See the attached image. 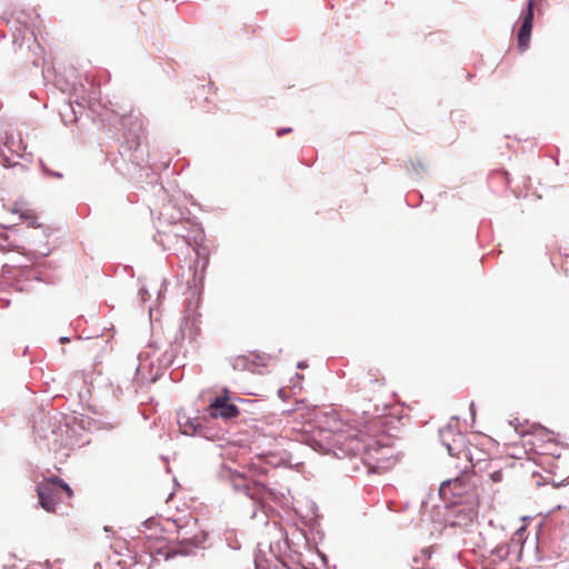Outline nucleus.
I'll list each match as a JSON object with an SVG mask.
<instances>
[{
	"mask_svg": "<svg viewBox=\"0 0 569 569\" xmlns=\"http://www.w3.org/2000/svg\"><path fill=\"white\" fill-rule=\"evenodd\" d=\"M335 433V446L343 456L367 455L369 458L380 461L383 457L379 453L390 449V439L388 437L377 438L367 433L341 429L332 430Z\"/></svg>",
	"mask_w": 569,
	"mask_h": 569,
	"instance_id": "nucleus-1",
	"label": "nucleus"
},
{
	"mask_svg": "<svg viewBox=\"0 0 569 569\" xmlns=\"http://www.w3.org/2000/svg\"><path fill=\"white\" fill-rule=\"evenodd\" d=\"M37 493L40 506L48 512H54L57 505L62 501L63 495L70 499L73 495L71 488L60 478L51 477L39 482Z\"/></svg>",
	"mask_w": 569,
	"mask_h": 569,
	"instance_id": "nucleus-2",
	"label": "nucleus"
},
{
	"mask_svg": "<svg viewBox=\"0 0 569 569\" xmlns=\"http://www.w3.org/2000/svg\"><path fill=\"white\" fill-rule=\"evenodd\" d=\"M207 412L212 418H222L229 420L239 416L240 410L238 407L229 401V397H216L207 408Z\"/></svg>",
	"mask_w": 569,
	"mask_h": 569,
	"instance_id": "nucleus-3",
	"label": "nucleus"
},
{
	"mask_svg": "<svg viewBox=\"0 0 569 569\" xmlns=\"http://www.w3.org/2000/svg\"><path fill=\"white\" fill-rule=\"evenodd\" d=\"M533 22V1L529 0L527 4V11L523 14L521 27L518 31V47L521 51H525L530 41L531 30Z\"/></svg>",
	"mask_w": 569,
	"mask_h": 569,
	"instance_id": "nucleus-4",
	"label": "nucleus"
},
{
	"mask_svg": "<svg viewBox=\"0 0 569 569\" xmlns=\"http://www.w3.org/2000/svg\"><path fill=\"white\" fill-rule=\"evenodd\" d=\"M142 527L144 530H141V532L144 533L146 538L148 540H154V545H151L150 548H162V542L167 539L163 537V528L160 523L156 519L150 518L142 523Z\"/></svg>",
	"mask_w": 569,
	"mask_h": 569,
	"instance_id": "nucleus-5",
	"label": "nucleus"
},
{
	"mask_svg": "<svg viewBox=\"0 0 569 569\" xmlns=\"http://www.w3.org/2000/svg\"><path fill=\"white\" fill-rule=\"evenodd\" d=\"M509 556V547L507 545L497 546L490 555L491 562L498 563L506 560Z\"/></svg>",
	"mask_w": 569,
	"mask_h": 569,
	"instance_id": "nucleus-6",
	"label": "nucleus"
},
{
	"mask_svg": "<svg viewBox=\"0 0 569 569\" xmlns=\"http://www.w3.org/2000/svg\"><path fill=\"white\" fill-rule=\"evenodd\" d=\"M549 436L546 428H536L533 432H529L526 435L528 438L526 443L536 445V440H541L543 437Z\"/></svg>",
	"mask_w": 569,
	"mask_h": 569,
	"instance_id": "nucleus-7",
	"label": "nucleus"
},
{
	"mask_svg": "<svg viewBox=\"0 0 569 569\" xmlns=\"http://www.w3.org/2000/svg\"><path fill=\"white\" fill-rule=\"evenodd\" d=\"M17 246L9 241V236L6 231L0 232V250L1 251H11Z\"/></svg>",
	"mask_w": 569,
	"mask_h": 569,
	"instance_id": "nucleus-8",
	"label": "nucleus"
},
{
	"mask_svg": "<svg viewBox=\"0 0 569 569\" xmlns=\"http://www.w3.org/2000/svg\"><path fill=\"white\" fill-rule=\"evenodd\" d=\"M465 486L463 479H455L453 481L448 483V487L451 488L453 495L456 496H463V492L460 490L461 487Z\"/></svg>",
	"mask_w": 569,
	"mask_h": 569,
	"instance_id": "nucleus-9",
	"label": "nucleus"
},
{
	"mask_svg": "<svg viewBox=\"0 0 569 569\" xmlns=\"http://www.w3.org/2000/svg\"><path fill=\"white\" fill-rule=\"evenodd\" d=\"M254 491H250L251 497L262 499L264 493H271L263 486L257 485L252 488Z\"/></svg>",
	"mask_w": 569,
	"mask_h": 569,
	"instance_id": "nucleus-10",
	"label": "nucleus"
},
{
	"mask_svg": "<svg viewBox=\"0 0 569 569\" xmlns=\"http://www.w3.org/2000/svg\"><path fill=\"white\" fill-rule=\"evenodd\" d=\"M463 455L467 459H469V461L475 466L473 463V458H472V455H471V450L468 449L467 451H463Z\"/></svg>",
	"mask_w": 569,
	"mask_h": 569,
	"instance_id": "nucleus-11",
	"label": "nucleus"
},
{
	"mask_svg": "<svg viewBox=\"0 0 569 569\" xmlns=\"http://www.w3.org/2000/svg\"><path fill=\"white\" fill-rule=\"evenodd\" d=\"M447 449H448V452H449L450 456H456L458 458L460 457L461 452H453V449H452V447L450 445L447 446Z\"/></svg>",
	"mask_w": 569,
	"mask_h": 569,
	"instance_id": "nucleus-12",
	"label": "nucleus"
},
{
	"mask_svg": "<svg viewBox=\"0 0 569 569\" xmlns=\"http://www.w3.org/2000/svg\"><path fill=\"white\" fill-rule=\"evenodd\" d=\"M177 236H181L187 242L190 241V236L189 234H183V233H178L176 232Z\"/></svg>",
	"mask_w": 569,
	"mask_h": 569,
	"instance_id": "nucleus-13",
	"label": "nucleus"
},
{
	"mask_svg": "<svg viewBox=\"0 0 569 569\" xmlns=\"http://www.w3.org/2000/svg\"><path fill=\"white\" fill-rule=\"evenodd\" d=\"M186 223L190 224V222H189V221H186ZM191 227H192V229H193V231H194V232H199V231H200V229H199V227H198L197 224H192V223H191Z\"/></svg>",
	"mask_w": 569,
	"mask_h": 569,
	"instance_id": "nucleus-14",
	"label": "nucleus"
},
{
	"mask_svg": "<svg viewBox=\"0 0 569 569\" xmlns=\"http://www.w3.org/2000/svg\"><path fill=\"white\" fill-rule=\"evenodd\" d=\"M373 381H376V382H382V381H383V377H376Z\"/></svg>",
	"mask_w": 569,
	"mask_h": 569,
	"instance_id": "nucleus-15",
	"label": "nucleus"
},
{
	"mask_svg": "<svg viewBox=\"0 0 569 569\" xmlns=\"http://www.w3.org/2000/svg\"><path fill=\"white\" fill-rule=\"evenodd\" d=\"M289 131H290V129H288V130L283 129V132H289ZM279 134H282V131H280Z\"/></svg>",
	"mask_w": 569,
	"mask_h": 569,
	"instance_id": "nucleus-16",
	"label": "nucleus"
},
{
	"mask_svg": "<svg viewBox=\"0 0 569 569\" xmlns=\"http://www.w3.org/2000/svg\"><path fill=\"white\" fill-rule=\"evenodd\" d=\"M379 423H380V420H376V421L373 422V425H375V426H378Z\"/></svg>",
	"mask_w": 569,
	"mask_h": 569,
	"instance_id": "nucleus-17",
	"label": "nucleus"
}]
</instances>
